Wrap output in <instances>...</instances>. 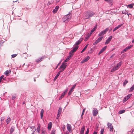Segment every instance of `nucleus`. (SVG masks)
Masks as SVG:
<instances>
[{
	"label": "nucleus",
	"mask_w": 134,
	"mask_h": 134,
	"mask_svg": "<svg viewBox=\"0 0 134 134\" xmlns=\"http://www.w3.org/2000/svg\"><path fill=\"white\" fill-rule=\"evenodd\" d=\"M95 14V13L92 11H88L85 14L86 19H88L90 17H91Z\"/></svg>",
	"instance_id": "1"
},
{
	"label": "nucleus",
	"mask_w": 134,
	"mask_h": 134,
	"mask_svg": "<svg viewBox=\"0 0 134 134\" xmlns=\"http://www.w3.org/2000/svg\"><path fill=\"white\" fill-rule=\"evenodd\" d=\"M71 16L69 14H68L65 15L63 18V21L65 23L68 22L70 20Z\"/></svg>",
	"instance_id": "2"
},
{
	"label": "nucleus",
	"mask_w": 134,
	"mask_h": 134,
	"mask_svg": "<svg viewBox=\"0 0 134 134\" xmlns=\"http://www.w3.org/2000/svg\"><path fill=\"white\" fill-rule=\"evenodd\" d=\"M75 47L73 48V50L70 52V57H72L73 55V53L75 52L78 49L79 46H77L75 45Z\"/></svg>",
	"instance_id": "3"
},
{
	"label": "nucleus",
	"mask_w": 134,
	"mask_h": 134,
	"mask_svg": "<svg viewBox=\"0 0 134 134\" xmlns=\"http://www.w3.org/2000/svg\"><path fill=\"white\" fill-rule=\"evenodd\" d=\"M121 62H120L117 65L114 67L113 69H112L111 70V72H113L114 71L116 70H118V69H119L121 65Z\"/></svg>",
	"instance_id": "4"
},
{
	"label": "nucleus",
	"mask_w": 134,
	"mask_h": 134,
	"mask_svg": "<svg viewBox=\"0 0 134 134\" xmlns=\"http://www.w3.org/2000/svg\"><path fill=\"white\" fill-rule=\"evenodd\" d=\"M67 65V63H63L59 68V69L61 70L60 71L61 72L63 71L66 68Z\"/></svg>",
	"instance_id": "5"
},
{
	"label": "nucleus",
	"mask_w": 134,
	"mask_h": 134,
	"mask_svg": "<svg viewBox=\"0 0 134 134\" xmlns=\"http://www.w3.org/2000/svg\"><path fill=\"white\" fill-rule=\"evenodd\" d=\"M108 127L109 129V130L111 132H113V127L112 126V124L108 122L107 124Z\"/></svg>",
	"instance_id": "6"
},
{
	"label": "nucleus",
	"mask_w": 134,
	"mask_h": 134,
	"mask_svg": "<svg viewBox=\"0 0 134 134\" xmlns=\"http://www.w3.org/2000/svg\"><path fill=\"white\" fill-rule=\"evenodd\" d=\"M108 30V29L107 28L104 30L103 31H102L99 33L98 35V36H100L103 35L107 32Z\"/></svg>",
	"instance_id": "7"
},
{
	"label": "nucleus",
	"mask_w": 134,
	"mask_h": 134,
	"mask_svg": "<svg viewBox=\"0 0 134 134\" xmlns=\"http://www.w3.org/2000/svg\"><path fill=\"white\" fill-rule=\"evenodd\" d=\"M98 112V110L96 108H94L92 111L93 115L94 116H96L97 115Z\"/></svg>",
	"instance_id": "8"
},
{
	"label": "nucleus",
	"mask_w": 134,
	"mask_h": 134,
	"mask_svg": "<svg viewBox=\"0 0 134 134\" xmlns=\"http://www.w3.org/2000/svg\"><path fill=\"white\" fill-rule=\"evenodd\" d=\"M103 37H100L97 40L94 42L93 43V45H95L96 44L98 43L99 42H100L102 40Z\"/></svg>",
	"instance_id": "9"
},
{
	"label": "nucleus",
	"mask_w": 134,
	"mask_h": 134,
	"mask_svg": "<svg viewBox=\"0 0 134 134\" xmlns=\"http://www.w3.org/2000/svg\"><path fill=\"white\" fill-rule=\"evenodd\" d=\"M76 85H73V86L70 89V91L69 92V93L68 94V96L70 95L72 93V92L73 91V90L75 88V87L76 86Z\"/></svg>",
	"instance_id": "10"
},
{
	"label": "nucleus",
	"mask_w": 134,
	"mask_h": 134,
	"mask_svg": "<svg viewBox=\"0 0 134 134\" xmlns=\"http://www.w3.org/2000/svg\"><path fill=\"white\" fill-rule=\"evenodd\" d=\"M112 38V36H110L109 38H108L107 40L106 41V42L105 43V44H107L110 42Z\"/></svg>",
	"instance_id": "11"
},
{
	"label": "nucleus",
	"mask_w": 134,
	"mask_h": 134,
	"mask_svg": "<svg viewBox=\"0 0 134 134\" xmlns=\"http://www.w3.org/2000/svg\"><path fill=\"white\" fill-rule=\"evenodd\" d=\"M85 126L83 125L82 126L80 131V134H83L84 131L85 130Z\"/></svg>",
	"instance_id": "12"
},
{
	"label": "nucleus",
	"mask_w": 134,
	"mask_h": 134,
	"mask_svg": "<svg viewBox=\"0 0 134 134\" xmlns=\"http://www.w3.org/2000/svg\"><path fill=\"white\" fill-rule=\"evenodd\" d=\"M90 57L89 56H87L84 58L82 61L81 62V63H85L87 61L90 59Z\"/></svg>",
	"instance_id": "13"
},
{
	"label": "nucleus",
	"mask_w": 134,
	"mask_h": 134,
	"mask_svg": "<svg viewBox=\"0 0 134 134\" xmlns=\"http://www.w3.org/2000/svg\"><path fill=\"white\" fill-rule=\"evenodd\" d=\"M107 46H105L98 53V54L99 55L103 52L107 48Z\"/></svg>",
	"instance_id": "14"
},
{
	"label": "nucleus",
	"mask_w": 134,
	"mask_h": 134,
	"mask_svg": "<svg viewBox=\"0 0 134 134\" xmlns=\"http://www.w3.org/2000/svg\"><path fill=\"white\" fill-rule=\"evenodd\" d=\"M62 108L61 107H59L58 111V117H59L60 116V114H61L62 111Z\"/></svg>",
	"instance_id": "15"
},
{
	"label": "nucleus",
	"mask_w": 134,
	"mask_h": 134,
	"mask_svg": "<svg viewBox=\"0 0 134 134\" xmlns=\"http://www.w3.org/2000/svg\"><path fill=\"white\" fill-rule=\"evenodd\" d=\"M83 40V38L80 39L75 44V45H76V46L78 45L81 43Z\"/></svg>",
	"instance_id": "16"
},
{
	"label": "nucleus",
	"mask_w": 134,
	"mask_h": 134,
	"mask_svg": "<svg viewBox=\"0 0 134 134\" xmlns=\"http://www.w3.org/2000/svg\"><path fill=\"white\" fill-rule=\"evenodd\" d=\"M67 128L68 130L70 131L72 128L70 124H68L67 125Z\"/></svg>",
	"instance_id": "17"
},
{
	"label": "nucleus",
	"mask_w": 134,
	"mask_h": 134,
	"mask_svg": "<svg viewBox=\"0 0 134 134\" xmlns=\"http://www.w3.org/2000/svg\"><path fill=\"white\" fill-rule=\"evenodd\" d=\"M41 125L40 124H39L38 125V126L37 128V132L38 133H40L41 131Z\"/></svg>",
	"instance_id": "18"
},
{
	"label": "nucleus",
	"mask_w": 134,
	"mask_h": 134,
	"mask_svg": "<svg viewBox=\"0 0 134 134\" xmlns=\"http://www.w3.org/2000/svg\"><path fill=\"white\" fill-rule=\"evenodd\" d=\"M44 113V111L43 109H42L41 110L40 114L41 115V119H42L43 116V114Z\"/></svg>",
	"instance_id": "19"
},
{
	"label": "nucleus",
	"mask_w": 134,
	"mask_h": 134,
	"mask_svg": "<svg viewBox=\"0 0 134 134\" xmlns=\"http://www.w3.org/2000/svg\"><path fill=\"white\" fill-rule=\"evenodd\" d=\"M11 72V71L10 70H7L5 71L4 73V74L5 75L7 76L8 75V74L9 73H10Z\"/></svg>",
	"instance_id": "20"
},
{
	"label": "nucleus",
	"mask_w": 134,
	"mask_h": 134,
	"mask_svg": "<svg viewBox=\"0 0 134 134\" xmlns=\"http://www.w3.org/2000/svg\"><path fill=\"white\" fill-rule=\"evenodd\" d=\"M97 28V25H96L91 31L90 34H92V33L96 30Z\"/></svg>",
	"instance_id": "21"
},
{
	"label": "nucleus",
	"mask_w": 134,
	"mask_h": 134,
	"mask_svg": "<svg viewBox=\"0 0 134 134\" xmlns=\"http://www.w3.org/2000/svg\"><path fill=\"white\" fill-rule=\"evenodd\" d=\"M60 72H61L60 71H59L58 72L57 74L56 75V76H55V77L54 79V80H55L58 77L60 73Z\"/></svg>",
	"instance_id": "22"
},
{
	"label": "nucleus",
	"mask_w": 134,
	"mask_h": 134,
	"mask_svg": "<svg viewBox=\"0 0 134 134\" xmlns=\"http://www.w3.org/2000/svg\"><path fill=\"white\" fill-rule=\"evenodd\" d=\"M132 46H133L132 45H130L124 49L126 51H127L128 49L131 48L132 47Z\"/></svg>",
	"instance_id": "23"
},
{
	"label": "nucleus",
	"mask_w": 134,
	"mask_h": 134,
	"mask_svg": "<svg viewBox=\"0 0 134 134\" xmlns=\"http://www.w3.org/2000/svg\"><path fill=\"white\" fill-rule=\"evenodd\" d=\"M52 124L51 122H50L48 124V129H50L52 127Z\"/></svg>",
	"instance_id": "24"
},
{
	"label": "nucleus",
	"mask_w": 134,
	"mask_h": 134,
	"mask_svg": "<svg viewBox=\"0 0 134 134\" xmlns=\"http://www.w3.org/2000/svg\"><path fill=\"white\" fill-rule=\"evenodd\" d=\"M43 58L42 57L41 58H39L36 60V61L37 62H39L41 61L42 59H43Z\"/></svg>",
	"instance_id": "25"
},
{
	"label": "nucleus",
	"mask_w": 134,
	"mask_h": 134,
	"mask_svg": "<svg viewBox=\"0 0 134 134\" xmlns=\"http://www.w3.org/2000/svg\"><path fill=\"white\" fill-rule=\"evenodd\" d=\"M88 44H87V45L85 47L83 48V49L82 50V51H81V53H82L87 48V47L88 46Z\"/></svg>",
	"instance_id": "26"
},
{
	"label": "nucleus",
	"mask_w": 134,
	"mask_h": 134,
	"mask_svg": "<svg viewBox=\"0 0 134 134\" xmlns=\"http://www.w3.org/2000/svg\"><path fill=\"white\" fill-rule=\"evenodd\" d=\"M132 94H129L128 95L126 96L125 97V99H126L127 100H128V99H129L130 97L131 96Z\"/></svg>",
	"instance_id": "27"
},
{
	"label": "nucleus",
	"mask_w": 134,
	"mask_h": 134,
	"mask_svg": "<svg viewBox=\"0 0 134 134\" xmlns=\"http://www.w3.org/2000/svg\"><path fill=\"white\" fill-rule=\"evenodd\" d=\"M14 127H12L10 130V133H12V132L14 131Z\"/></svg>",
	"instance_id": "28"
},
{
	"label": "nucleus",
	"mask_w": 134,
	"mask_h": 134,
	"mask_svg": "<svg viewBox=\"0 0 134 134\" xmlns=\"http://www.w3.org/2000/svg\"><path fill=\"white\" fill-rule=\"evenodd\" d=\"M65 94L64 93H63L62 94V95L60 97L59 99V100H60L61 99H62L63 97L64 96Z\"/></svg>",
	"instance_id": "29"
},
{
	"label": "nucleus",
	"mask_w": 134,
	"mask_h": 134,
	"mask_svg": "<svg viewBox=\"0 0 134 134\" xmlns=\"http://www.w3.org/2000/svg\"><path fill=\"white\" fill-rule=\"evenodd\" d=\"M128 82V81L126 80H125V81L123 82V86H125V85Z\"/></svg>",
	"instance_id": "30"
},
{
	"label": "nucleus",
	"mask_w": 134,
	"mask_h": 134,
	"mask_svg": "<svg viewBox=\"0 0 134 134\" xmlns=\"http://www.w3.org/2000/svg\"><path fill=\"white\" fill-rule=\"evenodd\" d=\"M11 121V119L10 118H8L7 119L6 122L7 124H8Z\"/></svg>",
	"instance_id": "31"
},
{
	"label": "nucleus",
	"mask_w": 134,
	"mask_h": 134,
	"mask_svg": "<svg viewBox=\"0 0 134 134\" xmlns=\"http://www.w3.org/2000/svg\"><path fill=\"white\" fill-rule=\"evenodd\" d=\"M125 111L124 110H122L119 111V113L120 114H122L124 113Z\"/></svg>",
	"instance_id": "32"
},
{
	"label": "nucleus",
	"mask_w": 134,
	"mask_h": 134,
	"mask_svg": "<svg viewBox=\"0 0 134 134\" xmlns=\"http://www.w3.org/2000/svg\"><path fill=\"white\" fill-rule=\"evenodd\" d=\"M133 4H130L128 5H127V7H129L130 8H133Z\"/></svg>",
	"instance_id": "33"
},
{
	"label": "nucleus",
	"mask_w": 134,
	"mask_h": 134,
	"mask_svg": "<svg viewBox=\"0 0 134 134\" xmlns=\"http://www.w3.org/2000/svg\"><path fill=\"white\" fill-rule=\"evenodd\" d=\"M133 90H134V85L130 88L129 91L131 92Z\"/></svg>",
	"instance_id": "34"
},
{
	"label": "nucleus",
	"mask_w": 134,
	"mask_h": 134,
	"mask_svg": "<svg viewBox=\"0 0 134 134\" xmlns=\"http://www.w3.org/2000/svg\"><path fill=\"white\" fill-rule=\"evenodd\" d=\"M86 110V109L85 108H84L83 110V111H82V114H81V118L82 119H83V115L84 114V112Z\"/></svg>",
	"instance_id": "35"
},
{
	"label": "nucleus",
	"mask_w": 134,
	"mask_h": 134,
	"mask_svg": "<svg viewBox=\"0 0 134 134\" xmlns=\"http://www.w3.org/2000/svg\"><path fill=\"white\" fill-rule=\"evenodd\" d=\"M71 57H70V55L65 60V62H68L70 58Z\"/></svg>",
	"instance_id": "36"
},
{
	"label": "nucleus",
	"mask_w": 134,
	"mask_h": 134,
	"mask_svg": "<svg viewBox=\"0 0 134 134\" xmlns=\"http://www.w3.org/2000/svg\"><path fill=\"white\" fill-rule=\"evenodd\" d=\"M122 14H128L127 12V11H126L125 10L122 11Z\"/></svg>",
	"instance_id": "37"
},
{
	"label": "nucleus",
	"mask_w": 134,
	"mask_h": 134,
	"mask_svg": "<svg viewBox=\"0 0 134 134\" xmlns=\"http://www.w3.org/2000/svg\"><path fill=\"white\" fill-rule=\"evenodd\" d=\"M42 134H45V131L44 129H42L41 130Z\"/></svg>",
	"instance_id": "38"
},
{
	"label": "nucleus",
	"mask_w": 134,
	"mask_h": 134,
	"mask_svg": "<svg viewBox=\"0 0 134 134\" xmlns=\"http://www.w3.org/2000/svg\"><path fill=\"white\" fill-rule=\"evenodd\" d=\"M90 36V35L89 36H88L87 37H86V38L84 39V40L85 41H87L88 40V39L89 38Z\"/></svg>",
	"instance_id": "39"
},
{
	"label": "nucleus",
	"mask_w": 134,
	"mask_h": 134,
	"mask_svg": "<svg viewBox=\"0 0 134 134\" xmlns=\"http://www.w3.org/2000/svg\"><path fill=\"white\" fill-rule=\"evenodd\" d=\"M16 97V95H13L12 97V99L13 100Z\"/></svg>",
	"instance_id": "40"
},
{
	"label": "nucleus",
	"mask_w": 134,
	"mask_h": 134,
	"mask_svg": "<svg viewBox=\"0 0 134 134\" xmlns=\"http://www.w3.org/2000/svg\"><path fill=\"white\" fill-rule=\"evenodd\" d=\"M104 130V128H103L100 131V134H103Z\"/></svg>",
	"instance_id": "41"
},
{
	"label": "nucleus",
	"mask_w": 134,
	"mask_h": 134,
	"mask_svg": "<svg viewBox=\"0 0 134 134\" xmlns=\"http://www.w3.org/2000/svg\"><path fill=\"white\" fill-rule=\"evenodd\" d=\"M89 132V128H88L87 129L86 131V132L85 134H88Z\"/></svg>",
	"instance_id": "42"
},
{
	"label": "nucleus",
	"mask_w": 134,
	"mask_h": 134,
	"mask_svg": "<svg viewBox=\"0 0 134 134\" xmlns=\"http://www.w3.org/2000/svg\"><path fill=\"white\" fill-rule=\"evenodd\" d=\"M57 9H56L55 8V9H53V12L54 13H56L57 12Z\"/></svg>",
	"instance_id": "43"
},
{
	"label": "nucleus",
	"mask_w": 134,
	"mask_h": 134,
	"mask_svg": "<svg viewBox=\"0 0 134 134\" xmlns=\"http://www.w3.org/2000/svg\"><path fill=\"white\" fill-rule=\"evenodd\" d=\"M17 55V54H14L12 55V58H13L15 57H16V56Z\"/></svg>",
	"instance_id": "44"
},
{
	"label": "nucleus",
	"mask_w": 134,
	"mask_h": 134,
	"mask_svg": "<svg viewBox=\"0 0 134 134\" xmlns=\"http://www.w3.org/2000/svg\"><path fill=\"white\" fill-rule=\"evenodd\" d=\"M55 131L54 130H52L51 134H55Z\"/></svg>",
	"instance_id": "45"
},
{
	"label": "nucleus",
	"mask_w": 134,
	"mask_h": 134,
	"mask_svg": "<svg viewBox=\"0 0 134 134\" xmlns=\"http://www.w3.org/2000/svg\"><path fill=\"white\" fill-rule=\"evenodd\" d=\"M3 77H4V76L3 75L1 76L0 77V82H1V80L3 78Z\"/></svg>",
	"instance_id": "46"
},
{
	"label": "nucleus",
	"mask_w": 134,
	"mask_h": 134,
	"mask_svg": "<svg viewBox=\"0 0 134 134\" xmlns=\"http://www.w3.org/2000/svg\"><path fill=\"white\" fill-rule=\"evenodd\" d=\"M118 29V27L117 26L115 27L113 30V31H115L116 30H117Z\"/></svg>",
	"instance_id": "47"
},
{
	"label": "nucleus",
	"mask_w": 134,
	"mask_h": 134,
	"mask_svg": "<svg viewBox=\"0 0 134 134\" xmlns=\"http://www.w3.org/2000/svg\"><path fill=\"white\" fill-rule=\"evenodd\" d=\"M109 3H112L113 2V0H109V1L108 2Z\"/></svg>",
	"instance_id": "48"
},
{
	"label": "nucleus",
	"mask_w": 134,
	"mask_h": 134,
	"mask_svg": "<svg viewBox=\"0 0 134 134\" xmlns=\"http://www.w3.org/2000/svg\"><path fill=\"white\" fill-rule=\"evenodd\" d=\"M122 25V24L119 25L118 26H117L118 28V29L120 28L121 26Z\"/></svg>",
	"instance_id": "49"
},
{
	"label": "nucleus",
	"mask_w": 134,
	"mask_h": 134,
	"mask_svg": "<svg viewBox=\"0 0 134 134\" xmlns=\"http://www.w3.org/2000/svg\"><path fill=\"white\" fill-rule=\"evenodd\" d=\"M126 51H125V50L124 49L121 52V53H124Z\"/></svg>",
	"instance_id": "50"
},
{
	"label": "nucleus",
	"mask_w": 134,
	"mask_h": 134,
	"mask_svg": "<svg viewBox=\"0 0 134 134\" xmlns=\"http://www.w3.org/2000/svg\"><path fill=\"white\" fill-rule=\"evenodd\" d=\"M68 91V89H67L63 93H64L65 94Z\"/></svg>",
	"instance_id": "51"
},
{
	"label": "nucleus",
	"mask_w": 134,
	"mask_h": 134,
	"mask_svg": "<svg viewBox=\"0 0 134 134\" xmlns=\"http://www.w3.org/2000/svg\"><path fill=\"white\" fill-rule=\"evenodd\" d=\"M59 8V6H57L56 7H55V9H57V10H58V9Z\"/></svg>",
	"instance_id": "52"
},
{
	"label": "nucleus",
	"mask_w": 134,
	"mask_h": 134,
	"mask_svg": "<svg viewBox=\"0 0 134 134\" xmlns=\"http://www.w3.org/2000/svg\"><path fill=\"white\" fill-rule=\"evenodd\" d=\"M127 100L126 99H125V98L123 100V101L124 102H125Z\"/></svg>",
	"instance_id": "53"
},
{
	"label": "nucleus",
	"mask_w": 134,
	"mask_h": 134,
	"mask_svg": "<svg viewBox=\"0 0 134 134\" xmlns=\"http://www.w3.org/2000/svg\"><path fill=\"white\" fill-rule=\"evenodd\" d=\"M97 134V132H96L95 131L94 132L93 134Z\"/></svg>",
	"instance_id": "54"
},
{
	"label": "nucleus",
	"mask_w": 134,
	"mask_h": 134,
	"mask_svg": "<svg viewBox=\"0 0 134 134\" xmlns=\"http://www.w3.org/2000/svg\"><path fill=\"white\" fill-rule=\"evenodd\" d=\"M132 43H134V39L132 41Z\"/></svg>",
	"instance_id": "55"
},
{
	"label": "nucleus",
	"mask_w": 134,
	"mask_h": 134,
	"mask_svg": "<svg viewBox=\"0 0 134 134\" xmlns=\"http://www.w3.org/2000/svg\"><path fill=\"white\" fill-rule=\"evenodd\" d=\"M104 0L106 1H107L108 2L109 1V0Z\"/></svg>",
	"instance_id": "56"
},
{
	"label": "nucleus",
	"mask_w": 134,
	"mask_h": 134,
	"mask_svg": "<svg viewBox=\"0 0 134 134\" xmlns=\"http://www.w3.org/2000/svg\"><path fill=\"white\" fill-rule=\"evenodd\" d=\"M58 67V66H56V68L55 69H56Z\"/></svg>",
	"instance_id": "57"
},
{
	"label": "nucleus",
	"mask_w": 134,
	"mask_h": 134,
	"mask_svg": "<svg viewBox=\"0 0 134 134\" xmlns=\"http://www.w3.org/2000/svg\"><path fill=\"white\" fill-rule=\"evenodd\" d=\"M34 81H36V80L35 79H34Z\"/></svg>",
	"instance_id": "58"
},
{
	"label": "nucleus",
	"mask_w": 134,
	"mask_h": 134,
	"mask_svg": "<svg viewBox=\"0 0 134 134\" xmlns=\"http://www.w3.org/2000/svg\"><path fill=\"white\" fill-rule=\"evenodd\" d=\"M59 118V117H58V116H57V119H58V118Z\"/></svg>",
	"instance_id": "59"
},
{
	"label": "nucleus",
	"mask_w": 134,
	"mask_h": 134,
	"mask_svg": "<svg viewBox=\"0 0 134 134\" xmlns=\"http://www.w3.org/2000/svg\"><path fill=\"white\" fill-rule=\"evenodd\" d=\"M113 56V55L112 56H111V57H112Z\"/></svg>",
	"instance_id": "60"
},
{
	"label": "nucleus",
	"mask_w": 134,
	"mask_h": 134,
	"mask_svg": "<svg viewBox=\"0 0 134 134\" xmlns=\"http://www.w3.org/2000/svg\"><path fill=\"white\" fill-rule=\"evenodd\" d=\"M34 132H35V131H34V133H33L32 134H35V133H34Z\"/></svg>",
	"instance_id": "61"
},
{
	"label": "nucleus",
	"mask_w": 134,
	"mask_h": 134,
	"mask_svg": "<svg viewBox=\"0 0 134 134\" xmlns=\"http://www.w3.org/2000/svg\"><path fill=\"white\" fill-rule=\"evenodd\" d=\"M25 103H24V102L23 103V104H24Z\"/></svg>",
	"instance_id": "62"
},
{
	"label": "nucleus",
	"mask_w": 134,
	"mask_h": 134,
	"mask_svg": "<svg viewBox=\"0 0 134 134\" xmlns=\"http://www.w3.org/2000/svg\"><path fill=\"white\" fill-rule=\"evenodd\" d=\"M1 121H2V119H1Z\"/></svg>",
	"instance_id": "63"
},
{
	"label": "nucleus",
	"mask_w": 134,
	"mask_h": 134,
	"mask_svg": "<svg viewBox=\"0 0 134 134\" xmlns=\"http://www.w3.org/2000/svg\"><path fill=\"white\" fill-rule=\"evenodd\" d=\"M1 121H2V119H1Z\"/></svg>",
	"instance_id": "64"
}]
</instances>
